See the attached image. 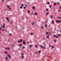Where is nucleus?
<instances>
[{
	"mask_svg": "<svg viewBox=\"0 0 61 61\" xmlns=\"http://www.w3.org/2000/svg\"><path fill=\"white\" fill-rule=\"evenodd\" d=\"M29 3H27L26 4L27 5H28V4H29Z\"/></svg>",
	"mask_w": 61,
	"mask_h": 61,
	"instance_id": "nucleus-48",
	"label": "nucleus"
},
{
	"mask_svg": "<svg viewBox=\"0 0 61 61\" xmlns=\"http://www.w3.org/2000/svg\"><path fill=\"white\" fill-rule=\"evenodd\" d=\"M5 54H7V52H6V51H5Z\"/></svg>",
	"mask_w": 61,
	"mask_h": 61,
	"instance_id": "nucleus-29",
	"label": "nucleus"
},
{
	"mask_svg": "<svg viewBox=\"0 0 61 61\" xmlns=\"http://www.w3.org/2000/svg\"><path fill=\"white\" fill-rule=\"evenodd\" d=\"M27 43H29V42H28H28H27Z\"/></svg>",
	"mask_w": 61,
	"mask_h": 61,
	"instance_id": "nucleus-56",
	"label": "nucleus"
},
{
	"mask_svg": "<svg viewBox=\"0 0 61 61\" xmlns=\"http://www.w3.org/2000/svg\"><path fill=\"white\" fill-rule=\"evenodd\" d=\"M38 52L39 53H41V51H38Z\"/></svg>",
	"mask_w": 61,
	"mask_h": 61,
	"instance_id": "nucleus-12",
	"label": "nucleus"
},
{
	"mask_svg": "<svg viewBox=\"0 0 61 61\" xmlns=\"http://www.w3.org/2000/svg\"><path fill=\"white\" fill-rule=\"evenodd\" d=\"M49 47H51V45H50L49 46Z\"/></svg>",
	"mask_w": 61,
	"mask_h": 61,
	"instance_id": "nucleus-59",
	"label": "nucleus"
},
{
	"mask_svg": "<svg viewBox=\"0 0 61 61\" xmlns=\"http://www.w3.org/2000/svg\"><path fill=\"white\" fill-rule=\"evenodd\" d=\"M53 37H56V38H58V36H57L56 35H54L53 36Z\"/></svg>",
	"mask_w": 61,
	"mask_h": 61,
	"instance_id": "nucleus-1",
	"label": "nucleus"
},
{
	"mask_svg": "<svg viewBox=\"0 0 61 61\" xmlns=\"http://www.w3.org/2000/svg\"><path fill=\"white\" fill-rule=\"evenodd\" d=\"M53 18V16H51V18Z\"/></svg>",
	"mask_w": 61,
	"mask_h": 61,
	"instance_id": "nucleus-30",
	"label": "nucleus"
},
{
	"mask_svg": "<svg viewBox=\"0 0 61 61\" xmlns=\"http://www.w3.org/2000/svg\"><path fill=\"white\" fill-rule=\"evenodd\" d=\"M25 5V6H27V5Z\"/></svg>",
	"mask_w": 61,
	"mask_h": 61,
	"instance_id": "nucleus-60",
	"label": "nucleus"
},
{
	"mask_svg": "<svg viewBox=\"0 0 61 61\" xmlns=\"http://www.w3.org/2000/svg\"><path fill=\"white\" fill-rule=\"evenodd\" d=\"M54 42H56V40H55L54 41Z\"/></svg>",
	"mask_w": 61,
	"mask_h": 61,
	"instance_id": "nucleus-31",
	"label": "nucleus"
},
{
	"mask_svg": "<svg viewBox=\"0 0 61 61\" xmlns=\"http://www.w3.org/2000/svg\"><path fill=\"white\" fill-rule=\"evenodd\" d=\"M41 28L42 29H43V28H44V27H41Z\"/></svg>",
	"mask_w": 61,
	"mask_h": 61,
	"instance_id": "nucleus-36",
	"label": "nucleus"
},
{
	"mask_svg": "<svg viewBox=\"0 0 61 61\" xmlns=\"http://www.w3.org/2000/svg\"><path fill=\"white\" fill-rule=\"evenodd\" d=\"M48 15V13H47V14H46V15Z\"/></svg>",
	"mask_w": 61,
	"mask_h": 61,
	"instance_id": "nucleus-32",
	"label": "nucleus"
},
{
	"mask_svg": "<svg viewBox=\"0 0 61 61\" xmlns=\"http://www.w3.org/2000/svg\"><path fill=\"white\" fill-rule=\"evenodd\" d=\"M7 48H5V49H6V50L7 49Z\"/></svg>",
	"mask_w": 61,
	"mask_h": 61,
	"instance_id": "nucleus-43",
	"label": "nucleus"
},
{
	"mask_svg": "<svg viewBox=\"0 0 61 61\" xmlns=\"http://www.w3.org/2000/svg\"><path fill=\"white\" fill-rule=\"evenodd\" d=\"M5 27V25H4L3 26V28H4V27Z\"/></svg>",
	"mask_w": 61,
	"mask_h": 61,
	"instance_id": "nucleus-23",
	"label": "nucleus"
},
{
	"mask_svg": "<svg viewBox=\"0 0 61 61\" xmlns=\"http://www.w3.org/2000/svg\"><path fill=\"white\" fill-rule=\"evenodd\" d=\"M23 48H25V46H23L22 47Z\"/></svg>",
	"mask_w": 61,
	"mask_h": 61,
	"instance_id": "nucleus-27",
	"label": "nucleus"
},
{
	"mask_svg": "<svg viewBox=\"0 0 61 61\" xmlns=\"http://www.w3.org/2000/svg\"><path fill=\"white\" fill-rule=\"evenodd\" d=\"M22 46V45L21 44H20V46Z\"/></svg>",
	"mask_w": 61,
	"mask_h": 61,
	"instance_id": "nucleus-38",
	"label": "nucleus"
},
{
	"mask_svg": "<svg viewBox=\"0 0 61 61\" xmlns=\"http://www.w3.org/2000/svg\"><path fill=\"white\" fill-rule=\"evenodd\" d=\"M5 59H8V58H7V57H6Z\"/></svg>",
	"mask_w": 61,
	"mask_h": 61,
	"instance_id": "nucleus-26",
	"label": "nucleus"
},
{
	"mask_svg": "<svg viewBox=\"0 0 61 61\" xmlns=\"http://www.w3.org/2000/svg\"><path fill=\"white\" fill-rule=\"evenodd\" d=\"M43 48H44V49H46V47H44Z\"/></svg>",
	"mask_w": 61,
	"mask_h": 61,
	"instance_id": "nucleus-45",
	"label": "nucleus"
},
{
	"mask_svg": "<svg viewBox=\"0 0 61 61\" xmlns=\"http://www.w3.org/2000/svg\"><path fill=\"white\" fill-rule=\"evenodd\" d=\"M7 7H8V8H9V6H7Z\"/></svg>",
	"mask_w": 61,
	"mask_h": 61,
	"instance_id": "nucleus-37",
	"label": "nucleus"
},
{
	"mask_svg": "<svg viewBox=\"0 0 61 61\" xmlns=\"http://www.w3.org/2000/svg\"><path fill=\"white\" fill-rule=\"evenodd\" d=\"M24 58V56H22V58L23 59V58Z\"/></svg>",
	"mask_w": 61,
	"mask_h": 61,
	"instance_id": "nucleus-14",
	"label": "nucleus"
},
{
	"mask_svg": "<svg viewBox=\"0 0 61 61\" xmlns=\"http://www.w3.org/2000/svg\"><path fill=\"white\" fill-rule=\"evenodd\" d=\"M60 33H61V30H60Z\"/></svg>",
	"mask_w": 61,
	"mask_h": 61,
	"instance_id": "nucleus-58",
	"label": "nucleus"
},
{
	"mask_svg": "<svg viewBox=\"0 0 61 61\" xmlns=\"http://www.w3.org/2000/svg\"><path fill=\"white\" fill-rule=\"evenodd\" d=\"M32 25H34V22H32Z\"/></svg>",
	"mask_w": 61,
	"mask_h": 61,
	"instance_id": "nucleus-18",
	"label": "nucleus"
},
{
	"mask_svg": "<svg viewBox=\"0 0 61 61\" xmlns=\"http://www.w3.org/2000/svg\"><path fill=\"white\" fill-rule=\"evenodd\" d=\"M7 61H9L8 60H7Z\"/></svg>",
	"mask_w": 61,
	"mask_h": 61,
	"instance_id": "nucleus-64",
	"label": "nucleus"
},
{
	"mask_svg": "<svg viewBox=\"0 0 61 61\" xmlns=\"http://www.w3.org/2000/svg\"><path fill=\"white\" fill-rule=\"evenodd\" d=\"M51 48H54V46H52Z\"/></svg>",
	"mask_w": 61,
	"mask_h": 61,
	"instance_id": "nucleus-28",
	"label": "nucleus"
},
{
	"mask_svg": "<svg viewBox=\"0 0 61 61\" xmlns=\"http://www.w3.org/2000/svg\"><path fill=\"white\" fill-rule=\"evenodd\" d=\"M47 4H48V5H49V4H50V3H49V2H48L47 3Z\"/></svg>",
	"mask_w": 61,
	"mask_h": 61,
	"instance_id": "nucleus-25",
	"label": "nucleus"
},
{
	"mask_svg": "<svg viewBox=\"0 0 61 61\" xmlns=\"http://www.w3.org/2000/svg\"><path fill=\"white\" fill-rule=\"evenodd\" d=\"M5 31H7V30H5Z\"/></svg>",
	"mask_w": 61,
	"mask_h": 61,
	"instance_id": "nucleus-54",
	"label": "nucleus"
},
{
	"mask_svg": "<svg viewBox=\"0 0 61 61\" xmlns=\"http://www.w3.org/2000/svg\"><path fill=\"white\" fill-rule=\"evenodd\" d=\"M37 45H36L35 46V47H37Z\"/></svg>",
	"mask_w": 61,
	"mask_h": 61,
	"instance_id": "nucleus-42",
	"label": "nucleus"
},
{
	"mask_svg": "<svg viewBox=\"0 0 61 61\" xmlns=\"http://www.w3.org/2000/svg\"><path fill=\"white\" fill-rule=\"evenodd\" d=\"M30 11H27V13H28V14H29V13H30Z\"/></svg>",
	"mask_w": 61,
	"mask_h": 61,
	"instance_id": "nucleus-9",
	"label": "nucleus"
},
{
	"mask_svg": "<svg viewBox=\"0 0 61 61\" xmlns=\"http://www.w3.org/2000/svg\"><path fill=\"white\" fill-rule=\"evenodd\" d=\"M54 5H56V3H54Z\"/></svg>",
	"mask_w": 61,
	"mask_h": 61,
	"instance_id": "nucleus-21",
	"label": "nucleus"
},
{
	"mask_svg": "<svg viewBox=\"0 0 61 61\" xmlns=\"http://www.w3.org/2000/svg\"><path fill=\"white\" fill-rule=\"evenodd\" d=\"M0 28V30H1V28Z\"/></svg>",
	"mask_w": 61,
	"mask_h": 61,
	"instance_id": "nucleus-55",
	"label": "nucleus"
},
{
	"mask_svg": "<svg viewBox=\"0 0 61 61\" xmlns=\"http://www.w3.org/2000/svg\"><path fill=\"white\" fill-rule=\"evenodd\" d=\"M8 56L9 57V58H11V56H10L9 55H8Z\"/></svg>",
	"mask_w": 61,
	"mask_h": 61,
	"instance_id": "nucleus-7",
	"label": "nucleus"
},
{
	"mask_svg": "<svg viewBox=\"0 0 61 61\" xmlns=\"http://www.w3.org/2000/svg\"><path fill=\"white\" fill-rule=\"evenodd\" d=\"M12 35V34H10V36H11V35Z\"/></svg>",
	"mask_w": 61,
	"mask_h": 61,
	"instance_id": "nucleus-52",
	"label": "nucleus"
},
{
	"mask_svg": "<svg viewBox=\"0 0 61 61\" xmlns=\"http://www.w3.org/2000/svg\"><path fill=\"white\" fill-rule=\"evenodd\" d=\"M4 1L3 0H2V2H4Z\"/></svg>",
	"mask_w": 61,
	"mask_h": 61,
	"instance_id": "nucleus-47",
	"label": "nucleus"
},
{
	"mask_svg": "<svg viewBox=\"0 0 61 61\" xmlns=\"http://www.w3.org/2000/svg\"><path fill=\"white\" fill-rule=\"evenodd\" d=\"M50 34H51V32H50Z\"/></svg>",
	"mask_w": 61,
	"mask_h": 61,
	"instance_id": "nucleus-63",
	"label": "nucleus"
},
{
	"mask_svg": "<svg viewBox=\"0 0 61 61\" xmlns=\"http://www.w3.org/2000/svg\"><path fill=\"white\" fill-rule=\"evenodd\" d=\"M49 10L48 9H47L46 10V11H48Z\"/></svg>",
	"mask_w": 61,
	"mask_h": 61,
	"instance_id": "nucleus-8",
	"label": "nucleus"
},
{
	"mask_svg": "<svg viewBox=\"0 0 61 61\" xmlns=\"http://www.w3.org/2000/svg\"><path fill=\"white\" fill-rule=\"evenodd\" d=\"M32 9H35V7H33Z\"/></svg>",
	"mask_w": 61,
	"mask_h": 61,
	"instance_id": "nucleus-13",
	"label": "nucleus"
},
{
	"mask_svg": "<svg viewBox=\"0 0 61 61\" xmlns=\"http://www.w3.org/2000/svg\"><path fill=\"white\" fill-rule=\"evenodd\" d=\"M22 41H23V39H21L19 41H18V42L19 43H20V42H22Z\"/></svg>",
	"mask_w": 61,
	"mask_h": 61,
	"instance_id": "nucleus-2",
	"label": "nucleus"
},
{
	"mask_svg": "<svg viewBox=\"0 0 61 61\" xmlns=\"http://www.w3.org/2000/svg\"><path fill=\"white\" fill-rule=\"evenodd\" d=\"M60 9H61V6L60 7Z\"/></svg>",
	"mask_w": 61,
	"mask_h": 61,
	"instance_id": "nucleus-57",
	"label": "nucleus"
},
{
	"mask_svg": "<svg viewBox=\"0 0 61 61\" xmlns=\"http://www.w3.org/2000/svg\"><path fill=\"white\" fill-rule=\"evenodd\" d=\"M23 8H24V9H25V8H26V7H24Z\"/></svg>",
	"mask_w": 61,
	"mask_h": 61,
	"instance_id": "nucleus-33",
	"label": "nucleus"
},
{
	"mask_svg": "<svg viewBox=\"0 0 61 61\" xmlns=\"http://www.w3.org/2000/svg\"><path fill=\"white\" fill-rule=\"evenodd\" d=\"M52 23H53V24L54 23V20H52Z\"/></svg>",
	"mask_w": 61,
	"mask_h": 61,
	"instance_id": "nucleus-11",
	"label": "nucleus"
},
{
	"mask_svg": "<svg viewBox=\"0 0 61 61\" xmlns=\"http://www.w3.org/2000/svg\"><path fill=\"white\" fill-rule=\"evenodd\" d=\"M47 38H49V36H47Z\"/></svg>",
	"mask_w": 61,
	"mask_h": 61,
	"instance_id": "nucleus-35",
	"label": "nucleus"
},
{
	"mask_svg": "<svg viewBox=\"0 0 61 61\" xmlns=\"http://www.w3.org/2000/svg\"><path fill=\"white\" fill-rule=\"evenodd\" d=\"M40 46H41V48H42V47H43V46H42V45H40Z\"/></svg>",
	"mask_w": 61,
	"mask_h": 61,
	"instance_id": "nucleus-15",
	"label": "nucleus"
},
{
	"mask_svg": "<svg viewBox=\"0 0 61 61\" xmlns=\"http://www.w3.org/2000/svg\"><path fill=\"white\" fill-rule=\"evenodd\" d=\"M30 35H33V33H30Z\"/></svg>",
	"mask_w": 61,
	"mask_h": 61,
	"instance_id": "nucleus-24",
	"label": "nucleus"
},
{
	"mask_svg": "<svg viewBox=\"0 0 61 61\" xmlns=\"http://www.w3.org/2000/svg\"><path fill=\"white\" fill-rule=\"evenodd\" d=\"M7 21L8 22H9V20H7Z\"/></svg>",
	"mask_w": 61,
	"mask_h": 61,
	"instance_id": "nucleus-41",
	"label": "nucleus"
},
{
	"mask_svg": "<svg viewBox=\"0 0 61 61\" xmlns=\"http://www.w3.org/2000/svg\"><path fill=\"white\" fill-rule=\"evenodd\" d=\"M23 43L24 45H25V41H23Z\"/></svg>",
	"mask_w": 61,
	"mask_h": 61,
	"instance_id": "nucleus-6",
	"label": "nucleus"
},
{
	"mask_svg": "<svg viewBox=\"0 0 61 61\" xmlns=\"http://www.w3.org/2000/svg\"><path fill=\"white\" fill-rule=\"evenodd\" d=\"M3 25H5V23H3Z\"/></svg>",
	"mask_w": 61,
	"mask_h": 61,
	"instance_id": "nucleus-50",
	"label": "nucleus"
},
{
	"mask_svg": "<svg viewBox=\"0 0 61 61\" xmlns=\"http://www.w3.org/2000/svg\"><path fill=\"white\" fill-rule=\"evenodd\" d=\"M61 22V21L60 20H59V21L57 20L56 21V23H58V22L60 23V22Z\"/></svg>",
	"mask_w": 61,
	"mask_h": 61,
	"instance_id": "nucleus-4",
	"label": "nucleus"
},
{
	"mask_svg": "<svg viewBox=\"0 0 61 61\" xmlns=\"http://www.w3.org/2000/svg\"><path fill=\"white\" fill-rule=\"evenodd\" d=\"M9 9L10 10H11V9L10 8H9Z\"/></svg>",
	"mask_w": 61,
	"mask_h": 61,
	"instance_id": "nucleus-34",
	"label": "nucleus"
},
{
	"mask_svg": "<svg viewBox=\"0 0 61 61\" xmlns=\"http://www.w3.org/2000/svg\"><path fill=\"white\" fill-rule=\"evenodd\" d=\"M36 54H37V52H35Z\"/></svg>",
	"mask_w": 61,
	"mask_h": 61,
	"instance_id": "nucleus-51",
	"label": "nucleus"
},
{
	"mask_svg": "<svg viewBox=\"0 0 61 61\" xmlns=\"http://www.w3.org/2000/svg\"><path fill=\"white\" fill-rule=\"evenodd\" d=\"M57 3L58 5H59V2H57Z\"/></svg>",
	"mask_w": 61,
	"mask_h": 61,
	"instance_id": "nucleus-46",
	"label": "nucleus"
},
{
	"mask_svg": "<svg viewBox=\"0 0 61 61\" xmlns=\"http://www.w3.org/2000/svg\"><path fill=\"white\" fill-rule=\"evenodd\" d=\"M47 25L46 24V25H45V26H46V27L47 26Z\"/></svg>",
	"mask_w": 61,
	"mask_h": 61,
	"instance_id": "nucleus-40",
	"label": "nucleus"
},
{
	"mask_svg": "<svg viewBox=\"0 0 61 61\" xmlns=\"http://www.w3.org/2000/svg\"><path fill=\"white\" fill-rule=\"evenodd\" d=\"M8 17H7L6 18V19H7V20H8Z\"/></svg>",
	"mask_w": 61,
	"mask_h": 61,
	"instance_id": "nucleus-39",
	"label": "nucleus"
},
{
	"mask_svg": "<svg viewBox=\"0 0 61 61\" xmlns=\"http://www.w3.org/2000/svg\"><path fill=\"white\" fill-rule=\"evenodd\" d=\"M10 24H12V22H11L10 23Z\"/></svg>",
	"mask_w": 61,
	"mask_h": 61,
	"instance_id": "nucleus-61",
	"label": "nucleus"
},
{
	"mask_svg": "<svg viewBox=\"0 0 61 61\" xmlns=\"http://www.w3.org/2000/svg\"><path fill=\"white\" fill-rule=\"evenodd\" d=\"M29 46L30 47H32V45H29Z\"/></svg>",
	"mask_w": 61,
	"mask_h": 61,
	"instance_id": "nucleus-17",
	"label": "nucleus"
},
{
	"mask_svg": "<svg viewBox=\"0 0 61 61\" xmlns=\"http://www.w3.org/2000/svg\"><path fill=\"white\" fill-rule=\"evenodd\" d=\"M21 5V6L20 7V9H22L23 8V6H24V4H22Z\"/></svg>",
	"mask_w": 61,
	"mask_h": 61,
	"instance_id": "nucleus-3",
	"label": "nucleus"
},
{
	"mask_svg": "<svg viewBox=\"0 0 61 61\" xmlns=\"http://www.w3.org/2000/svg\"><path fill=\"white\" fill-rule=\"evenodd\" d=\"M43 61H44V60L43 59Z\"/></svg>",
	"mask_w": 61,
	"mask_h": 61,
	"instance_id": "nucleus-62",
	"label": "nucleus"
},
{
	"mask_svg": "<svg viewBox=\"0 0 61 61\" xmlns=\"http://www.w3.org/2000/svg\"><path fill=\"white\" fill-rule=\"evenodd\" d=\"M60 10H59L58 11V12H60Z\"/></svg>",
	"mask_w": 61,
	"mask_h": 61,
	"instance_id": "nucleus-53",
	"label": "nucleus"
},
{
	"mask_svg": "<svg viewBox=\"0 0 61 61\" xmlns=\"http://www.w3.org/2000/svg\"><path fill=\"white\" fill-rule=\"evenodd\" d=\"M21 55L22 56H23V55H24V54H23V53H21Z\"/></svg>",
	"mask_w": 61,
	"mask_h": 61,
	"instance_id": "nucleus-16",
	"label": "nucleus"
},
{
	"mask_svg": "<svg viewBox=\"0 0 61 61\" xmlns=\"http://www.w3.org/2000/svg\"><path fill=\"white\" fill-rule=\"evenodd\" d=\"M34 15H38V14L37 13H34Z\"/></svg>",
	"mask_w": 61,
	"mask_h": 61,
	"instance_id": "nucleus-5",
	"label": "nucleus"
},
{
	"mask_svg": "<svg viewBox=\"0 0 61 61\" xmlns=\"http://www.w3.org/2000/svg\"><path fill=\"white\" fill-rule=\"evenodd\" d=\"M46 35H47V34H48V32H46Z\"/></svg>",
	"mask_w": 61,
	"mask_h": 61,
	"instance_id": "nucleus-20",
	"label": "nucleus"
},
{
	"mask_svg": "<svg viewBox=\"0 0 61 61\" xmlns=\"http://www.w3.org/2000/svg\"><path fill=\"white\" fill-rule=\"evenodd\" d=\"M58 36H61V35H60V34H59L58 35Z\"/></svg>",
	"mask_w": 61,
	"mask_h": 61,
	"instance_id": "nucleus-19",
	"label": "nucleus"
},
{
	"mask_svg": "<svg viewBox=\"0 0 61 61\" xmlns=\"http://www.w3.org/2000/svg\"><path fill=\"white\" fill-rule=\"evenodd\" d=\"M49 7L50 8H51V5H50L49 6Z\"/></svg>",
	"mask_w": 61,
	"mask_h": 61,
	"instance_id": "nucleus-22",
	"label": "nucleus"
},
{
	"mask_svg": "<svg viewBox=\"0 0 61 61\" xmlns=\"http://www.w3.org/2000/svg\"><path fill=\"white\" fill-rule=\"evenodd\" d=\"M57 18H59V19H61V17H60L58 16V17Z\"/></svg>",
	"mask_w": 61,
	"mask_h": 61,
	"instance_id": "nucleus-10",
	"label": "nucleus"
},
{
	"mask_svg": "<svg viewBox=\"0 0 61 61\" xmlns=\"http://www.w3.org/2000/svg\"><path fill=\"white\" fill-rule=\"evenodd\" d=\"M7 49L8 50H9V49H10L9 48H8Z\"/></svg>",
	"mask_w": 61,
	"mask_h": 61,
	"instance_id": "nucleus-44",
	"label": "nucleus"
},
{
	"mask_svg": "<svg viewBox=\"0 0 61 61\" xmlns=\"http://www.w3.org/2000/svg\"><path fill=\"white\" fill-rule=\"evenodd\" d=\"M2 31H4V29H3L2 30Z\"/></svg>",
	"mask_w": 61,
	"mask_h": 61,
	"instance_id": "nucleus-49",
	"label": "nucleus"
}]
</instances>
